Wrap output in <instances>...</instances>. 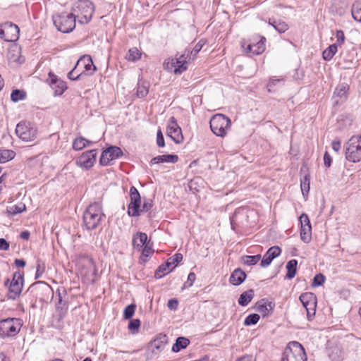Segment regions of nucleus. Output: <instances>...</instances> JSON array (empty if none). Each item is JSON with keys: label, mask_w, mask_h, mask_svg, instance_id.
<instances>
[{"label": "nucleus", "mask_w": 361, "mask_h": 361, "mask_svg": "<svg viewBox=\"0 0 361 361\" xmlns=\"http://www.w3.org/2000/svg\"><path fill=\"white\" fill-rule=\"evenodd\" d=\"M100 202L90 204L83 214V224L88 231L96 229L104 217Z\"/></svg>", "instance_id": "nucleus-1"}, {"label": "nucleus", "mask_w": 361, "mask_h": 361, "mask_svg": "<svg viewBox=\"0 0 361 361\" xmlns=\"http://www.w3.org/2000/svg\"><path fill=\"white\" fill-rule=\"evenodd\" d=\"M94 12V6L90 0H79L72 8L71 13L80 24L88 23Z\"/></svg>", "instance_id": "nucleus-2"}, {"label": "nucleus", "mask_w": 361, "mask_h": 361, "mask_svg": "<svg viewBox=\"0 0 361 361\" xmlns=\"http://www.w3.org/2000/svg\"><path fill=\"white\" fill-rule=\"evenodd\" d=\"M281 361H307L303 346L298 341H291L286 347Z\"/></svg>", "instance_id": "nucleus-3"}, {"label": "nucleus", "mask_w": 361, "mask_h": 361, "mask_svg": "<svg viewBox=\"0 0 361 361\" xmlns=\"http://www.w3.org/2000/svg\"><path fill=\"white\" fill-rule=\"evenodd\" d=\"M209 125L211 130L215 135L224 137L231 128V121L226 116L217 114L211 118Z\"/></svg>", "instance_id": "nucleus-4"}, {"label": "nucleus", "mask_w": 361, "mask_h": 361, "mask_svg": "<svg viewBox=\"0 0 361 361\" xmlns=\"http://www.w3.org/2000/svg\"><path fill=\"white\" fill-rule=\"evenodd\" d=\"M345 159L356 163L361 161V135L352 136L345 144Z\"/></svg>", "instance_id": "nucleus-5"}, {"label": "nucleus", "mask_w": 361, "mask_h": 361, "mask_svg": "<svg viewBox=\"0 0 361 361\" xmlns=\"http://www.w3.org/2000/svg\"><path fill=\"white\" fill-rule=\"evenodd\" d=\"M23 326L19 318H7L0 321V337L3 339L16 336Z\"/></svg>", "instance_id": "nucleus-6"}, {"label": "nucleus", "mask_w": 361, "mask_h": 361, "mask_svg": "<svg viewBox=\"0 0 361 361\" xmlns=\"http://www.w3.org/2000/svg\"><path fill=\"white\" fill-rule=\"evenodd\" d=\"M53 22L59 31L69 33L75 27L76 19L72 13L63 12L54 16Z\"/></svg>", "instance_id": "nucleus-7"}, {"label": "nucleus", "mask_w": 361, "mask_h": 361, "mask_svg": "<svg viewBox=\"0 0 361 361\" xmlns=\"http://www.w3.org/2000/svg\"><path fill=\"white\" fill-rule=\"evenodd\" d=\"M23 272L16 271L13 274V279L11 282L9 279H7L5 281L4 285L6 286H8V291L7 294L8 299L16 300L20 296L23 288Z\"/></svg>", "instance_id": "nucleus-8"}, {"label": "nucleus", "mask_w": 361, "mask_h": 361, "mask_svg": "<svg viewBox=\"0 0 361 361\" xmlns=\"http://www.w3.org/2000/svg\"><path fill=\"white\" fill-rule=\"evenodd\" d=\"M16 133L20 139L28 142L37 137V130L30 123L20 122L16 126Z\"/></svg>", "instance_id": "nucleus-9"}, {"label": "nucleus", "mask_w": 361, "mask_h": 361, "mask_svg": "<svg viewBox=\"0 0 361 361\" xmlns=\"http://www.w3.org/2000/svg\"><path fill=\"white\" fill-rule=\"evenodd\" d=\"M20 29L11 22L0 25V38L6 42H16L19 38Z\"/></svg>", "instance_id": "nucleus-10"}, {"label": "nucleus", "mask_w": 361, "mask_h": 361, "mask_svg": "<svg viewBox=\"0 0 361 361\" xmlns=\"http://www.w3.org/2000/svg\"><path fill=\"white\" fill-rule=\"evenodd\" d=\"M301 303L307 311L308 320L315 315L317 300L316 295L311 292L302 293L299 298Z\"/></svg>", "instance_id": "nucleus-11"}, {"label": "nucleus", "mask_w": 361, "mask_h": 361, "mask_svg": "<svg viewBox=\"0 0 361 361\" xmlns=\"http://www.w3.org/2000/svg\"><path fill=\"white\" fill-rule=\"evenodd\" d=\"M130 202L128 206V214L130 216H139L140 215L141 197L135 186L130 188Z\"/></svg>", "instance_id": "nucleus-12"}, {"label": "nucleus", "mask_w": 361, "mask_h": 361, "mask_svg": "<svg viewBox=\"0 0 361 361\" xmlns=\"http://www.w3.org/2000/svg\"><path fill=\"white\" fill-rule=\"evenodd\" d=\"M123 154V153L119 147L110 146L103 150L99 159V164L102 166H108L111 161L120 158Z\"/></svg>", "instance_id": "nucleus-13"}, {"label": "nucleus", "mask_w": 361, "mask_h": 361, "mask_svg": "<svg viewBox=\"0 0 361 361\" xmlns=\"http://www.w3.org/2000/svg\"><path fill=\"white\" fill-rule=\"evenodd\" d=\"M97 156V149H90L83 152L76 159L77 166L88 170L95 164Z\"/></svg>", "instance_id": "nucleus-14"}, {"label": "nucleus", "mask_w": 361, "mask_h": 361, "mask_svg": "<svg viewBox=\"0 0 361 361\" xmlns=\"http://www.w3.org/2000/svg\"><path fill=\"white\" fill-rule=\"evenodd\" d=\"M167 135L176 142L180 143L183 140L182 130L176 118L172 116L169 118L167 125Z\"/></svg>", "instance_id": "nucleus-15"}, {"label": "nucleus", "mask_w": 361, "mask_h": 361, "mask_svg": "<svg viewBox=\"0 0 361 361\" xmlns=\"http://www.w3.org/2000/svg\"><path fill=\"white\" fill-rule=\"evenodd\" d=\"M349 85L345 83L338 84L334 92L333 99L334 105H338L345 102L348 97Z\"/></svg>", "instance_id": "nucleus-16"}, {"label": "nucleus", "mask_w": 361, "mask_h": 361, "mask_svg": "<svg viewBox=\"0 0 361 361\" xmlns=\"http://www.w3.org/2000/svg\"><path fill=\"white\" fill-rule=\"evenodd\" d=\"M49 82L51 89L54 91V95H61L67 89V85L65 81L59 78L54 73L50 72L49 73Z\"/></svg>", "instance_id": "nucleus-17"}, {"label": "nucleus", "mask_w": 361, "mask_h": 361, "mask_svg": "<svg viewBox=\"0 0 361 361\" xmlns=\"http://www.w3.org/2000/svg\"><path fill=\"white\" fill-rule=\"evenodd\" d=\"M165 68L168 71H173L176 75L181 74L188 68V66L184 64L183 61L178 60L176 57L169 59L164 63Z\"/></svg>", "instance_id": "nucleus-18"}, {"label": "nucleus", "mask_w": 361, "mask_h": 361, "mask_svg": "<svg viewBox=\"0 0 361 361\" xmlns=\"http://www.w3.org/2000/svg\"><path fill=\"white\" fill-rule=\"evenodd\" d=\"M247 218V209L243 207L237 208L230 217L231 228L236 231V228L243 224L244 219Z\"/></svg>", "instance_id": "nucleus-19"}, {"label": "nucleus", "mask_w": 361, "mask_h": 361, "mask_svg": "<svg viewBox=\"0 0 361 361\" xmlns=\"http://www.w3.org/2000/svg\"><path fill=\"white\" fill-rule=\"evenodd\" d=\"M168 343V337L166 334H159L149 343V348L153 354H158L162 351Z\"/></svg>", "instance_id": "nucleus-20"}, {"label": "nucleus", "mask_w": 361, "mask_h": 361, "mask_svg": "<svg viewBox=\"0 0 361 361\" xmlns=\"http://www.w3.org/2000/svg\"><path fill=\"white\" fill-rule=\"evenodd\" d=\"M274 307V302L263 298L256 302L255 308L262 314V317H265L273 312Z\"/></svg>", "instance_id": "nucleus-21"}, {"label": "nucleus", "mask_w": 361, "mask_h": 361, "mask_svg": "<svg viewBox=\"0 0 361 361\" xmlns=\"http://www.w3.org/2000/svg\"><path fill=\"white\" fill-rule=\"evenodd\" d=\"M281 249L279 246L271 247L264 255L260 265L262 267H268L274 259L280 255Z\"/></svg>", "instance_id": "nucleus-22"}, {"label": "nucleus", "mask_w": 361, "mask_h": 361, "mask_svg": "<svg viewBox=\"0 0 361 361\" xmlns=\"http://www.w3.org/2000/svg\"><path fill=\"white\" fill-rule=\"evenodd\" d=\"M266 38L262 37L257 43H252L247 45L246 48L247 53H251L254 55H259L265 50Z\"/></svg>", "instance_id": "nucleus-23"}, {"label": "nucleus", "mask_w": 361, "mask_h": 361, "mask_svg": "<svg viewBox=\"0 0 361 361\" xmlns=\"http://www.w3.org/2000/svg\"><path fill=\"white\" fill-rule=\"evenodd\" d=\"M147 240V235L145 233L137 232L133 237L132 245L138 251L145 245Z\"/></svg>", "instance_id": "nucleus-24"}, {"label": "nucleus", "mask_w": 361, "mask_h": 361, "mask_svg": "<svg viewBox=\"0 0 361 361\" xmlns=\"http://www.w3.org/2000/svg\"><path fill=\"white\" fill-rule=\"evenodd\" d=\"M178 161V157L176 154H163L152 158L150 161L151 164H158L161 163H176Z\"/></svg>", "instance_id": "nucleus-25"}, {"label": "nucleus", "mask_w": 361, "mask_h": 361, "mask_svg": "<svg viewBox=\"0 0 361 361\" xmlns=\"http://www.w3.org/2000/svg\"><path fill=\"white\" fill-rule=\"evenodd\" d=\"M246 274L240 268L235 269L231 274L229 281L233 286H239L246 279Z\"/></svg>", "instance_id": "nucleus-26"}, {"label": "nucleus", "mask_w": 361, "mask_h": 361, "mask_svg": "<svg viewBox=\"0 0 361 361\" xmlns=\"http://www.w3.org/2000/svg\"><path fill=\"white\" fill-rule=\"evenodd\" d=\"M77 66H83L86 71L92 70L91 74L97 71V67L93 64V61L90 55H84L77 61Z\"/></svg>", "instance_id": "nucleus-27"}, {"label": "nucleus", "mask_w": 361, "mask_h": 361, "mask_svg": "<svg viewBox=\"0 0 361 361\" xmlns=\"http://www.w3.org/2000/svg\"><path fill=\"white\" fill-rule=\"evenodd\" d=\"M94 142L85 138L82 136L77 137L73 142V149L76 151L82 150L86 147L93 145Z\"/></svg>", "instance_id": "nucleus-28"}, {"label": "nucleus", "mask_w": 361, "mask_h": 361, "mask_svg": "<svg viewBox=\"0 0 361 361\" xmlns=\"http://www.w3.org/2000/svg\"><path fill=\"white\" fill-rule=\"evenodd\" d=\"M254 295L255 293L252 289H249L246 291H244L240 294L238 298V304L243 307L247 306L253 299Z\"/></svg>", "instance_id": "nucleus-29"}, {"label": "nucleus", "mask_w": 361, "mask_h": 361, "mask_svg": "<svg viewBox=\"0 0 361 361\" xmlns=\"http://www.w3.org/2000/svg\"><path fill=\"white\" fill-rule=\"evenodd\" d=\"M190 344V340L185 337H178L176 338L175 343L172 346V351L178 353L182 349H185Z\"/></svg>", "instance_id": "nucleus-30"}, {"label": "nucleus", "mask_w": 361, "mask_h": 361, "mask_svg": "<svg viewBox=\"0 0 361 361\" xmlns=\"http://www.w3.org/2000/svg\"><path fill=\"white\" fill-rule=\"evenodd\" d=\"M58 296V302L56 303V309L57 311H62L63 310H66L68 309V304L66 301L63 300L62 295H66V290L63 288V293L61 292L59 288L57 289L56 292Z\"/></svg>", "instance_id": "nucleus-31"}, {"label": "nucleus", "mask_w": 361, "mask_h": 361, "mask_svg": "<svg viewBox=\"0 0 361 361\" xmlns=\"http://www.w3.org/2000/svg\"><path fill=\"white\" fill-rule=\"evenodd\" d=\"M298 261L296 259H291L286 264L287 273L286 277L291 279L295 277L297 272Z\"/></svg>", "instance_id": "nucleus-32"}, {"label": "nucleus", "mask_w": 361, "mask_h": 361, "mask_svg": "<svg viewBox=\"0 0 361 361\" xmlns=\"http://www.w3.org/2000/svg\"><path fill=\"white\" fill-rule=\"evenodd\" d=\"M173 268H171L167 262H166L164 264H162L160 266H159V267L157 268L154 273V277L156 279H161L166 274L171 272Z\"/></svg>", "instance_id": "nucleus-33"}, {"label": "nucleus", "mask_w": 361, "mask_h": 361, "mask_svg": "<svg viewBox=\"0 0 361 361\" xmlns=\"http://www.w3.org/2000/svg\"><path fill=\"white\" fill-rule=\"evenodd\" d=\"M351 14L355 20L361 22V0H357L353 4Z\"/></svg>", "instance_id": "nucleus-34"}, {"label": "nucleus", "mask_w": 361, "mask_h": 361, "mask_svg": "<svg viewBox=\"0 0 361 361\" xmlns=\"http://www.w3.org/2000/svg\"><path fill=\"white\" fill-rule=\"evenodd\" d=\"M312 238V226H301L300 228V239L305 243H308Z\"/></svg>", "instance_id": "nucleus-35"}, {"label": "nucleus", "mask_w": 361, "mask_h": 361, "mask_svg": "<svg viewBox=\"0 0 361 361\" xmlns=\"http://www.w3.org/2000/svg\"><path fill=\"white\" fill-rule=\"evenodd\" d=\"M149 92V85L144 81H139L137 87V96L139 98H144Z\"/></svg>", "instance_id": "nucleus-36"}, {"label": "nucleus", "mask_w": 361, "mask_h": 361, "mask_svg": "<svg viewBox=\"0 0 361 361\" xmlns=\"http://www.w3.org/2000/svg\"><path fill=\"white\" fill-rule=\"evenodd\" d=\"M336 44L329 46L322 53V57L325 61H330L337 51Z\"/></svg>", "instance_id": "nucleus-37"}, {"label": "nucleus", "mask_w": 361, "mask_h": 361, "mask_svg": "<svg viewBox=\"0 0 361 361\" xmlns=\"http://www.w3.org/2000/svg\"><path fill=\"white\" fill-rule=\"evenodd\" d=\"M16 153L11 149H4L0 151V164L6 163L14 159Z\"/></svg>", "instance_id": "nucleus-38"}, {"label": "nucleus", "mask_w": 361, "mask_h": 361, "mask_svg": "<svg viewBox=\"0 0 361 361\" xmlns=\"http://www.w3.org/2000/svg\"><path fill=\"white\" fill-rule=\"evenodd\" d=\"M310 175H305L303 178L300 180V188L303 196L307 195L310 191Z\"/></svg>", "instance_id": "nucleus-39"}, {"label": "nucleus", "mask_w": 361, "mask_h": 361, "mask_svg": "<svg viewBox=\"0 0 361 361\" xmlns=\"http://www.w3.org/2000/svg\"><path fill=\"white\" fill-rule=\"evenodd\" d=\"M261 259L260 255H245L243 257V261L245 264L248 266L255 265Z\"/></svg>", "instance_id": "nucleus-40"}, {"label": "nucleus", "mask_w": 361, "mask_h": 361, "mask_svg": "<svg viewBox=\"0 0 361 361\" xmlns=\"http://www.w3.org/2000/svg\"><path fill=\"white\" fill-rule=\"evenodd\" d=\"M46 269V265L44 262H43L40 259H37V265H36V272L35 275V279H39L42 274L44 273Z\"/></svg>", "instance_id": "nucleus-41"}, {"label": "nucleus", "mask_w": 361, "mask_h": 361, "mask_svg": "<svg viewBox=\"0 0 361 361\" xmlns=\"http://www.w3.org/2000/svg\"><path fill=\"white\" fill-rule=\"evenodd\" d=\"M141 53L140 51L134 47L128 50L126 59L129 61H136L140 59Z\"/></svg>", "instance_id": "nucleus-42"}, {"label": "nucleus", "mask_w": 361, "mask_h": 361, "mask_svg": "<svg viewBox=\"0 0 361 361\" xmlns=\"http://www.w3.org/2000/svg\"><path fill=\"white\" fill-rule=\"evenodd\" d=\"M176 57L178 59V60L183 61L184 64H185L186 66H188V63L190 61L194 60L193 57L191 55V52H189V48L185 49L182 54L179 56L176 54Z\"/></svg>", "instance_id": "nucleus-43"}, {"label": "nucleus", "mask_w": 361, "mask_h": 361, "mask_svg": "<svg viewBox=\"0 0 361 361\" xmlns=\"http://www.w3.org/2000/svg\"><path fill=\"white\" fill-rule=\"evenodd\" d=\"M25 97L26 94L23 90L16 89L12 91L11 94V99L14 102H17L24 99Z\"/></svg>", "instance_id": "nucleus-44"}, {"label": "nucleus", "mask_w": 361, "mask_h": 361, "mask_svg": "<svg viewBox=\"0 0 361 361\" xmlns=\"http://www.w3.org/2000/svg\"><path fill=\"white\" fill-rule=\"evenodd\" d=\"M135 309H136V305L134 303L130 304L128 306H126L123 311V319H131L135 314Z\"/></svg>", "instance_id": "nucleus-45"}, {"label": "nucleus", "mask_w": 361, "mask_h": 361, "mask_svg": "<svg viewBox=\"0 0 361 361\" xmlns=\"http://www.w3.org/2000/svg\"><path fill=\"white\" fill-rule=\"evenodd\" d=\"M183 260V255L180 253H176L172 257L167 259V263L173 269L178 265V264Z\"/></svg>", "instance_id": "nucleus-46"}, {"label": "nucleus", "mask_w": 361, "mask_h": 361, "mask_svg": "<svg viewBox=\"0 0 361 361\" xmlns=\"http://www.w3.org/2000/svg\"><path fill=\"white\" fill-rule=\"evenodd\" d=\"M153 249L149 246L148 245H145L142 248V253L140 258V260L142 262H146L147 261V258L153 253Z\"/></svg>", "instance_id": "nucleus-47"}, {"label": "nucleus", "mask_w": 361, "mask_h": 361, "mask_svg": "<svg viewBox=\"0 0 361 361\" xmlns=\"http://www.w3.org/2000/svg\"><path fill=\"white\" fill-rule=\"evenodd\" d=\"M260 317L258 314H250L248 316L246 317V318L244 320V325L245 326H251L256 324L258 321L259 320Z\"/></svg>", "instance_id": "nucleus-48"}, {"label": "nucleus", "mask_w": 361, "mask_h": 361, "mask_svg": "<svg viewBox=\"0 0 361 361\" xmlns=\"http://www.w3.org/2000/svg\"><path fill=\"white\" fill-rule=\"evenodd\" d=\"M141 322L139 319H132L128 323V329L132 334H136L140 326Z\"/></svg>", "instance_id": "nucleus-49"}, {"label": "nucleus", "mask_w": 361, "mask_h": 361, "mask_svg": "<svg viewBox=\"0 0 361 361\" xmlns=\"http://www.w3.org/2000/svg\"><path fill=\"white\" fill-rule=\"evenodd\" d=\"M204 44H205V42H204L202 39H201L195 45V47L192 48V49H189V52H191V55L194 59L196 57L197 54L202 49Z\"/></svg>", "instance_id": "nucleus-50"}, {"label": "nucleus", "mask_w": 361, "mask_h": 361, "mask_svg": "<svg viewBox=\"0 0 361 361\" xmlns=\"http://www.w3.org/2000/svg\"><path fill=\"white\" fill-rule=\"evenodd\" d=\"M153 207V202L151 199H145L142 205L140 206V214L149 212Z\"/></svg>", "instance_id": "nucleus-51"}, {"label": "nucleus", "mask_w": 361, "mask_h": 361, "mask_svg": "<svg viewBox=\"0 0 361 361\" xmlns=\"http://www.w3.org/2000/svg\"><path fill=\"white\" fill-rule=\"evenodd\" d=\"M25 209V205L24 204H20L18 205H13L10 207L8 212L12 215H16L23 212Z\"/></svg>", "instance_id": "nucleus-52"}, {"label": "nucleus", "mask_w": 361, "mask_h": 361, "mask_svg": "<svg viewBox=\"0 0 361 361\" xmlns=\"http://www.w3.org/2000/svg\"><path fill=\"white\" fill-rule=\"evenodd\" d=\"M283 80L280 78H271L267 85V88L269 92H271L274 90V87L278 84H283Z\"/></svg>", "instance_id": "nucleus-53"}, {"label": "nucleus", "mask_w": 361, "mask_h": 361, "mask_svg": "<svg viewBox=\"0 0 361 361\" xmlns=\"http://www.w3.org/2000/svg\"><path fill=\"white\" fill-rule=\"evenodd\" d=\"M325 281V277L322 274H316L313 279L312 286L318 287L322 286Z\"/></svg>", "instance_id": "nucleus-54"}, {"label": "nucleus", "mask_w": 361, "mask_h": 361, "mask_svg": "<svg viewBox=\"0 0 361 361\" xmlns=\"http://www.w3.org/2000/svg\"><path fill=\"white\" fill-rule=\"evenodd\" d=\"M276 30L280 34L284 33L286 31L288 30L289 27L288 25L285 21H283L281 20H279L278 24H276Z\"/></svg>", "instance_id": "nucleus-55"}, {"label": "nucleus", "mask_w": 361, "mask_h": 361, "mask_svg": "<svg viewBox=\"0 0 361 361\" xmlns=\"http://www.w3.org/2000/svg\"><path fill=\"white\" fill-rule=\"evenodd\" d=\"M78 66L77 64L75 66V67L68 73V78L71 80H79L80 76L82 75V73H77L76 70L78 68Z\"/></svg>", "instance_id": "nucleus-56"}, {"label": "nucleus", "mask_w": 361, "mask_h": 361, "mask_svg": "<svg viewBox=\"0 0 361 361\" xmlns=\"http://www.w3.org/2000/svg\"><path fill=\"white\" fill-rule=\"evenodd\" d=\"M341 351L338 348H335L331 350V353H329V357L333 361H340L341 360Z\"/></svg>", "instance_id": "nucleus-57"}, {"label": "nucleus", "mask_w": 361, "mask_h": 361, "mask_svg": "<svg viewBox=\"0 0 361 361\" xmlns=\"http://www.w3.org/2000/svg\"><path fill=\"white\" fill-rule=\"evenodd\" d=\"M195 279V274L194 272H190L188 276L187 281L184 283L183 288L185 287H191L193 285Z\"/></svg>", "instance_id": "nucleus-58"}, {"label": "nucleus", "mask_w": 361, "mask_h": 361, "mask_svg": "<svg viewBox=\"0 0 361 361\" xmlns=\"http://www.w3.org/2000/svg\"><path fill=\"white\" fill-rule=\"evenodd\" d=\"M336 37L337 40H336V42L335 44H336L337 47L338 45H341L344 42V41H345L344 32L342 30H337L336 31Z\"/></svg>", "instance_id": "nucleus-59"}, {"label": "nucleus", "mask_w": 361, "mask_h": 361, "mask_svg": "<svg viewBox=\"0 0 361 361\" xmlns=\"http://www.w3.org/2000/svg\"><path fill=\"white\" fill-rule=\"evenodd\" d=\"M157 144L160 147H163L165 145L164 135L161 129L158 130L157 133Z\"/></svg>", "instance_id": "nucleus-60"}, {"label": "nucleus", "mask_w": 361, "mask_h": 361, "mask_svg": "<svg viewBox=\"0 0 361 361\" xmlns=\"http://www.w3.org/2000/svg\"><path fill=\"white\" fill-rule=\"evenodd\" d=\"M299 221L300 222L301 226H311L309 217L306 214H302L299 217Z\"/></svg>", "instance_id": "nucleus-61"}, {"label": "nucleus", "mask_w": 361, "mask_h": 361, "mask_svg": "<svg viewBox=\"0 0 361 361\" xmlns=\"http://www.w3.org/2000/svg\"><path fill=\"white\" fill-rule=\"evenodd\" d=\"M178 301L176 298L170 299L168 301L167 306L171 310H176L178 308Z\"/></svg>", "instance_id": "nucleus-62"}, {"label": "nucleus", "mask_w": 361, "mask_h": 361, "mask_svg": "<svg viewBox=\"0 0 361 361\" xmlns=\"http://www.w3.org/2000/svg\"><path fill=\"white\" fill-rule=\"evenodd\" d=\"M9 243L4 238H0V250L6 251L9 249Z\"/></svg>", "instance_id": "nucleus-63"}, {"label": "nucleus", "mask_w": 361, "mask_h": 361, "mask_svg": "<svg viewBox=\"0 0 361 361\" xmlns=\"http://www.w3.org/2000/svg\"><path fill=\"white\" fill-rule=\"evenodd\" d=\"M324 164L326 167H330L331 164V157L327 152L324 154Z\"/></svg>", "instance_id": "nucleus-64"}]
</instances>
